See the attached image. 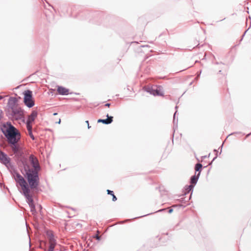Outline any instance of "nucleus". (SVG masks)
Instances as JSON below:
<instances>
[{"label":"nucleus","mask_w":251,"mask_h":251,"mask_svg":"<svg viewBox=\"0 0 251 251\" xmlns=\"http://www.w3.org/2000/svg\"><path fill=\"white\" fill-rule=\"evenodd\" d=\"M49 248L48 249V251H54V248L56 246V243H50L49 244Z\"/></svg>","instance_id":"nucleus-15"},{"label":"nucleus","mask_w":251,"mask_h":251,"mask_svg":"<svg viewBox=\"0 0 251 251\" xmlns=\"http://www.w3.org/2000/svg\"><path fill=\"white\" fill-rule=\"evenodd\" d=\"M90 127H91V126H90L89 124H88V128H90Z\"/></svg>","instance_id":"nucleus-26"},{"label":"nucleus","mask_w":251,"mask_h":251,"mask_svg":"<svg viewBox=\"0 0 251 251\" xmlns=\"http://www.w3.org/2000/svg\"><path fill=\"white\" fill-rule=\"evenodd\" d=\"M199 176H200V173H199L197 176H192V177L191 178V183L192 184H195L198 181Z\"/></svg>","instance_id":"nucleus-13"},{"label":"nucleus","mask_w":251,"mask_h":251,"mask_svg":"<svg viewBox=\"0 0 251 251\" xmlns=\"http://www.w3.org/2000/svg\"><path fill=\"white\" fill-rule=\"evenodd\" d=\"M85 122H86V124H87V125H88V124H89V122H88V121H86Z\"/></svg>","instance_id":"nucleus-27"},{"label":"nucleus","mask_w":251,"mask_h":251,"mask_svg":"<svg viewBox=\"0 0 251 251\" xmlns=\"http://www.w3.org/2000/svg\"><path fill=\"white\" fill-rule=\"evenodd\" d=\"M28 135L30 136V137L32 139V140L34 139V136L32 134V131L30 132H28Z\"/></svg>","instance_id":"nucleus-20"},{"label":"nucleus","mask_w":251,"mask_h":251,"mask_svg":"<svg viewBox=\"0 0 251 251\" xmlns=\"http://www.w3.org/2000/svg\"><path fill=\"white\" fill-rule=\"evenodd\" d=\"M201 168L202 165L200 163H198L196 165L195 169L196 171H199Z\"/></svg>","instance_id":"nucleus-18"},{"label":"nucleus","mask_w":251,"mask_h":251,"mask_svg":"<svg viewBox=\"0 0 251 251\" xmlns=\"http://www.w3.org/2000/svg\"><path fill=\"white\" fill-rule=\"evenodd\" d=\"M1 130L14 153H19L21 150L19 142L21 138L19 130L10 122L3 123L1 126Z\"/></svg>","instance_id":"nucleus-1"},{"label":"nucleus","mask_w":251,"mask_h":251,"mask_svg":"<svg viewBox=\"0 0 251 251\" xmlns=\"http://www.w3.org/2000/svg\"><path fill=\"white\" fill-rule=\"evenodd\" d=\"M147 92L153 96H163L164 92L160 86H154L147 88Z\"/></svg>","instance_id":"nucleus-6"},{"label":"nucleus","mask_w":251,"mask_h":251,"mask_svg":"<svg viewBox=\"0 0 251 251\" xmlns=\"http://www.w3.org/2000/svg\"><path fill=\"white\" fill-rule=\"evenodd\" d=\"M57 91L60 95H67L69 94V89L62 86H58Z\"/></svg>","instance_id":"nucleus-9"},{"label":"nucleus","mask_w":251,"mask_h":251,"mask_svg":"<svg viewBox=\"0 0 251 251\" xmlns=\"http://www.w3.org/2000/svg\"><path fill=\"white\" fill-rule=\"evenodd\" d=\"M60 122H61V120H59V121H58V124H60Z\"/></svg>","instance_id":"nucleus-29"},{"label":"nucleus","mask_w":251,"mask_h":251,"mask_svg":"<svg viewBox=\"0 0 251 251\" xmlns=\"http://www.w3.org/2000/svg\"><path fill=\"white\" fill-rule=\"evenodd\" d=\"M193 187H194V186L192 185H190L188 186L186 190L188 192H189V191H191L193 189Z\"/></svg>","instance_id":"nucleus-19"},{"label":"nucleus","mask_w":251,"mask_h":251,"mask_svg":"<svg viewBox=\"0 0 251 251\" xmlns=\"http://www.w3.org/2000/svg\"><path fill=\"white\" fill-rule=\"evenodd\" d=\"M25 172V176L26 178L29 187L31 189L36 188L39 185V178L38 176V171L33 170L28 165L24 166Z\"/></svg>","instance_id":"nucleus-2"},{"label":"nucleus","mask_w":251,"mask_h":251,"mask_svg":"<svg viewBox=\"0 0 251 251\" xmlns=\"http://www.w3.org/2000/svg\"><path fill=\"white\" fill-rule=\"evenodd\" d=\"M107 192L108 194L112 195V197H113L112 200H113V201H116L117 200V198L114 195V193H113V192L112 191H111V190H107Z\"/></svg>","instance_id":"nucleus-16"},{"label":"nucleus","mask_w":251,"mask_h":251,"mask_svg":"<svg viewBox=\"0 0 251 251\" xmlns=\"http://www.w3.org/2000/svg\"><path fill=\"white\" fill-rule=\"evenodd\" d=\"M10 101H13V102H15V99H13V98H10L9 99V102H10Z\"/></svg>","instance_id":"nucleus-21"},{"label":"nucleus","mask_w":251,"mask_h":251,"mask_svg":"<svg viewBox=\"0 0 251 251\" xmlns=\"http://www.w3.org/2000/svg\"><path fill=\"white\" fill-rule=\"evenodd\" d=\"M173 211V209H170L169 212V213H171Z\"/></svg>","instance_id":"nucleus-25"},{"label":"nucleus","mask_w":251,"mask_h":251,"mask_svg":"<svg viewBox=\"0 0 251 251\" xmlns=\"http://www.w3.org/2000/svg\"><path fill=\"white\" fill-rule=\"evenodd\" d=\"M32 123L26 122V128L28 130V132H30L32 131Z\"/></svg>","instance_id":"nucleus-14"},{"label":"nucleus","mask_w":251,"mask_h":251,"mask_svg":"<svg viewBox=\"0 0 251 251\" xmlns=\"http://www.w3.org/2000/svg\"><path fill=\"white\" fill-rule=\"evenodd\" d=\"M29 206L30 208L31 212L33 214H34L36 213V209L34 203H32V204H30Z\"/></svg>","instance_id":"nucleus-17"},{"label":"nucleus","mask_w":251,"mask_h":251,"mask_svg":"<svg viewBox=\"0 0 251 251\" xmlns=\"http://www.w3.org/2000/svg\"><path fill=\"white\" fill-rule=\"evenodd\" d=\"M251 134V133L247 134V136H246V137H249Z\"/></svg>","instance_id":"nucleus-24"},{"label":"nucleus","mask_w":251,"mask_h":251,"mask_svg":"<svg viewBox=\"0 0 251 251\" xmlns=\"http://www.w3.org/2000/svg\"><path fill=\"white\" fill-rule=\"evenodd\" d=\"M37 112L35 110L32 111L30 115L28 116L27 122L32 123L37 116Z\"/></svg>","instance_id":"nucleus-11"},{"label":"nucleus","mask_w":251,"mask_h":251,"mask_svg":"<svg viewBox=\"0 0 251 251\" xmlns=\"http://www.w3.org/2000/svg\"><path fill=\"white\" fill-rule=\"evenodd\" d=\"M106 117H107L106 119H99L98 120V122L102 123L106 125H108L111 123L113 121V117L109 116L108 114H107Z\"/></svg>","instance_id":"nucleus-10"},{"label":"nucleus","mask_w":251,"mask_h":251,"mask_svg":"<svg viewBox=\"0 0 251 251\" xmlns=\"http://www.w3.org/2000/svg\"><path fill=\"white\" fill-rule=\"evenodd\" d=\"M24 101L25 105L28 107H32L34 105V101L32 98V92L29 90H27L24 92Z\"/></svg>","instance_id":"nucleus-5"},{"label":"nucleus","mask_w":251,"mask_h":251,"mask_svg":"<svg viewBox=\"0 0 251 251\" xmlns=\"http://www.w3.org/2000/svg\"><path fill=\"white\" fill-rule=\"evenodd\" d=\"M24 112L21 108L15 106L12 108V115L15 120H19L22 118Z\"/></svg>","instance_id":"nucleus-7"},{"label":"nucleus","mask_w":251,"mask_h":251,"mask_svg":"<svg viewBox=\"0 0 251 251\" xmlns=\"http://www.w3.org/2000/svg\"><path fill=\"white\" fill-rule=\"evenodd\" d=\"M48 238L49 240V244L50 243H56V240L54 238V235L52 231H48L47 233Z\"/></svg>","instance_id":"nucleus-12"},{"label":"nucleus","mask_w":251,"mask_h":251,"mask_svg":"<svg viewBox=\"0 0 251 251\" xmlns=\"http://www.w3.org/2000/svg\"><path fill=\"white\" fill-rule=\"evenodd\" d=\"M1 114H2V111L0 110V119H1V118H2Z\"/></svg>","instance_id":"nucleus-22"},{"label":"nucleus","mask_w":251,"mask_h":251,"mask_svg":"<svg viewBox=\"0 0 251 251\" xmlns=\"http://www.w3.org/2000/svg\"><path fill=\"white\" fill-rule=\"evenodd\" d=\"M15 180L17 184L21 187L23 194L26 198V201L29 205L34 203L32 196L30 195V190L29 187L24 178L19 173H16Z\"/></svg>","instance_id":"nucleus-3"},{"label":"nucleus","mask_w":251,"mask_h":251,"mask_svg":"<svg viewBox=\"0 0 251 251\" xmlns=\"http://www.w3.org/2000/svg\"><path fill=\"white\" fill-rule=\"evenodd\" d=\"M29 161L33 167V170H36L39 171L40 170V167L39 164L38 160L36 157H35L34 155H31L29 156Z\"/></svg>","instance_id":"nucleus-8"},{"label":"nucleus","mask_w":251,"mask_h":251,"mask_svg":"<svg viewBox=\"0 0 251 251\" xmlns=\"http://www.w3.org/2000/svg\"><path fill=\"white\" fill-rule=\"evenodd\" d=\"M0 162L4 164L7 168L10 171L13 176L15 179L16 173H18L15 170L14 166L11 163V159L4 152L0 151Z\"/></svg>","instance_id":"nucleus-4"},{"label":"nucleus","mask_w":251,"mask_h":251,"mask_svg":"<svg viewBox=\"0 0 251 251\" xmlns=\"http://www.w3.org/2000/svg\"><path fill=\"white\" fill-rule=\"evenodd\" d=\"M2 99V97L1 96H0V100Z\"/></svg>","instance_id":"nucleus-28"},{"label":"nucleus","mask_w":251,"mask_h":251,"mask_svg":"<svg viewBox=\"0 0 251 251\" xmlns=\"http://www.w3.org/2000/svg\"><path fill=\"white\" fill-rule=\"evenodd\" d=\"M110 103H106V104H105V106H107V107H109V106H110Z\"/></svg>","instance_id":"nucleus-23"}]
</instances>
